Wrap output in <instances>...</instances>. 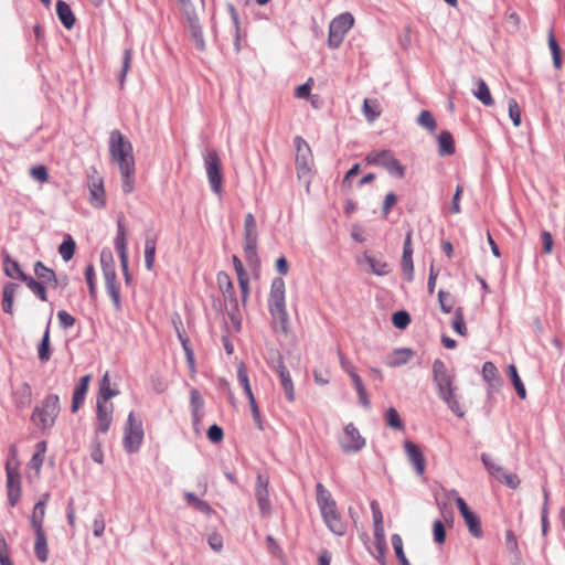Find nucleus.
<instances>
[{
	"label": "nucleus",
	"mask_w": 565,
	"mask_h": 565,
	"mask_svg": "<svg viewBox=\"0 0 565 565\" xmlns=\"http://www.w3.org/2000/svg\"><path fill=\"white\" fill-rule=\"evenodd\" d=\"M109 156L111 162L119 169L122 192L125 194L132 193L136 183L134 149L131 142L119 130L110 132Z\"/></svg>",
	"instance_id": "obj_1"
},
{
	"label": "nucleus",
	"mask_w": 565,
	"mask_h": 565,
	"mask_svg": "<svg viewBox=\"0 0 565 565\" xmlns=\"http://www.w3.org/2000/svg\"><path fill=\"white\" fill-rule=\"evenodd\" d=\"M433 379L438 388L439 397L458 417H463L465 411L458 399L455 376L439 359L433 363Z\"/></svg>",
	"instance_id": "obj_2"
},
{
	"label": "nucleus",
	"mask_w": 565,
	"mask_h": 565,
	"mask_svg": "<svg viewBox=\"0 0 565 565\" xmlns=\"http://www.w3.org/2000/svg\"><path fill=\"white\" fill-rule=\"evenodd\" d=\"M433 379L438 388L439 397L458 417H463L465 411L458 399L455 376L439 359L433 363Z\"/></svg>",
	"instance_id": "obj_3"
},
{
	"label": "nucleus",
	"mask_w": 565,
	"mask_h": 565,
	"mask_svg": "<svg viewBox=\"0 0 565 565\" xmlns=\"http://www.w3.org/2000/svg\"><path fill=\"white\" fill-rule=\"evenodd\" d=\"M433 379L438 388L439 397L458 417H463L465 411L458 399L455 376L439 359L433 363Z\"/></svg>",
	"instance_id": "obj_4"
},
{
	"label": "nucleus",
	"mask_w": 565,
	"mask_h": 565,
	"mask_svg": "<svg viewBox=\"0 0 565 565\" xmlns=\"http://www.w3.org/2000/svg\"><path fill=\"white\" fill-rule=\"evenodd\" d=\"M316 492L317 503L326 525L335 535H344L347 531V524L342 520L338 511L337 503L333 500L330 491L319 482L316 486Z\"/></svg>",
	"instance_id": "obj_5"
},
{
	"label": "nucleus",
	"mask_w": 565,
	"mask_h": 565,
	"mask_svg": "<svg viewBox=\"0 0 565 565\" xmlns=\"http://www.w3.org/2000/svg\"><path fill=\"white\" fill-rule=\"evenodd\" d=\"M268 307L273 319L279 322L285 330L288 322V312L285 299V281L281 278H276L271 282Z\"/></svg>",
	"instance_id": "obj_6"
},
{
	"label": "nucleus",
	"mask_w": 565,
	"mask_h": 565,
	"mask_svg": "<svg viewBox=\"0 0 565 565\" xmlns=\"http://www.w3.org/2000/svg\"><path fill=\"white\" fill-rule=\"evenodd\" d=\"M295 147L297 178L309 190L313 167L312 152L307 141L299 136L295 138Z\"/></svg>",
	"instance_id": "obj_7"
},
{
	"label": "nucleus",
	"mask_w": 565,
	"mask_h": 565,
	"mask_svg": "<svg viewBox=\"0 0 565 565\" xmlns=\"http://www.w3.org/2000/svg\"><path fill=\"white\" fill-rule=\"evenodd\" d=\"M60 398L57 395H47L41 406L35 407L32 414V422L41 429L51 428L60 414Z\"/></svg>",
	"instance_id": "obj_8"
},
{
	"label": "nucleus",
	"mask_w": 565,
	"mask_h": 565,
	"mask_svg": "<svg viewBox=\"0 0 565 565\" xmlns=\"http://www.w3.org/2000/svg\"><path fill=\"white\" fill-rule=\"evenodd\" d=\"M206 177L212 191L218 195L222 194L223 173L222 161L214 149L206 150L203 156Z\"/></svg>",
	"instance_id": "obj_9"
},
{
	"label": "nucleus",
	"mask_w": 565,
	"mask_h": 565,
	"mask_svg": "<svg viewBox=\"0 0 565 565\" xmlns=\"http://www.w3.org/2000/svg\"><path fill=\"white\" fill-rule=\"evenodd\" d=\"M20 463L13 457L8 459L6 462V475H7V492H8V501L11 507L17 505L21 498V473H20Z\"/></svg>",
	"instance_id": "obj_10"
},
{
	"label": "nucleus",
	"mask_w": 565,
	"mask_h": 565,
	"mask_svg": "<svg viewBox=\"0 0 565 565\" xmlns=\"http://www.w3.org/2000/svg\"><path fill=\"white\" fill-rule=\"evenodd\" d=\"M143 440L142 423L134 412H130L127 418L124 434V447L128 452L139 450Z\"/></svg>",
	"instance_id": "obj_11"
},
{
	"label": "nucleus",
	"mask_w": 565,
	"mask_h": 565,
	"mask_svg": "<svg viewBox=\"0 0 565 565\" xmlns=\"http://www.w3.org/2000/svg\"><path fill=\"white\" fill-rule=\"evenodd\" d=\"M353 23L354 19L350 13H342L334 18L329 28V45L334 49L338 47Z\"/></svg>",
	"instance_id": "obj_12"
},
{
	"label": "nucleus",
	"mask_w": 565,
	"mask_h": 565,
	"mask_svg": "<svg viewBox=\"0 0 565 565\" xmlns=\"http://www.w3.org/2000/svg\"><path fill=\"white\" fill-rule=\"evenodd\" d=\"M450 495L455 499L458 510L463 518L470 534L477 539H480L483 535V532L479 516L469 509L466 501L458 495L456 490H451Z\"/></svg>",
	"instance_id": "obj_13"
},
{
	"label": "nucleus",
	"mask_w": 565,
	"mask_h": 565,
	"mask_svg": "<svg viewBox=\"0 0 565 565\" xmlns=\"http://www.w3.org/2000/svg\"><path fill=\"white\" fill-rule=\"evenodd\" d=\"M366 161L372 164L383 166L390 173L398 178H403L405 174V168L388 150L372 151L366 156Z\"/></svg>",
	"instance_id": "obj_14"
},
{
	"label": "nucleus",
	"mask_w": 565,
	"mask_h": 565,
	"mask_svg": "<svg viewBox=\"0 0 565 565\" xmlns=\"http://www.w3.org/2000/svg\"><path fill=\"white\" fill-rule=\"evenodd\" d=\"M244 238L245 256L250 259L256 255L258 238L256 220L252 213L246 214L244 220Z\"/></svg>",
	"instance_id": "obj_15"
},
{
	"label": "nucleus",
	"mask_w": 565,
	"mask_h": 565,
	"mask_svg": "<svg viewBox=\"0 0 565 565\" xmlns=\"http://www.w3.org/2000/svg\"><path fill=\"white\" fill-rule=\"evenodd\" d=\"M340 446L343 452H358L365 446V438L362 437L359 429L350 423L344 427Z\"/></svg>",
	"instance_id": "obj_16"
},
{
	"label": "nucleus",
	"mask_w": 565,
	"mask_h": 565,
	"mask_svg": "<svg viewBox=\"0 0 565 565\" xmlns=\"http://www.w3.org/2000/svg\"><path fill=\"white\" fill-rule=\"evenodd\" d=\"M268 478L262 475L257 476L255 495L258 508L263 516H269L271 513V504L268 492Z\"/></svg>",
	"instance_id": "obj_17"
},
{
	"label": "nucleus",
	"mask_w": 565,
	"mask_h": 565,
	"mask_svg": "<svg viewBox=\"0 0 565 565\" xmlns=\"http://www.w3.org/2000/svg\"><path fill=\"white\" fill-rule=\"evenodd\" d=\"M87 185L89 190V203L96 209L104 207L106 204V193L102 177L98 174L89 175Z\"/></svg>",
	"instance_id": "obj_18"
},
{
	"label": "nucleus",
	"mask_w": 565,
	"mask_h": 565,
	"mask_svg": "<svg viewBox=\"0 0 565 565\" xmlns=\"http://www.w3.org/2000/svg\"><path fill=\"white\" fill-rule=\"evenodd\" d=\"M113 403L97 401V430L105 434L109 430L113 422Z\"/></svg>",
	"instance_id": "obj_19"
},
{
	"label": "nucleus",
	"mask_w": 565,
	"mask_h": 565,
	"mask_svg": "<svg viewBox=\"0 0 565 565\" xmlns=\"http://www.w3.org/2000/svg\"><path fill=\"white\" fill-rule=\"evenodd\" d=\"M115 246L118 250L120 265L122 271H127V263H128V253H127V238H126V230L121 218L117 222V236L115 239Z\"/></svg>",
	"instance_id": "obj_20"
},
{
	"label": "nucleus",
	"mask_w": 565,
	"mask_h": 565,
	"mask_svg": "<svg viewBox=\"0 0 565 565\" xmlns=\"http://www.w3.org/2000/svg\"><path fill=\"white\" fill-rule=\"evenodd\" d=\"M218 288L223 294L225 301H230L236 309L238 301L235 295L234 285L230 275L225 271H220L216 277Z\"/></svg>",
	"instance_id": "obj_21"
},
{
	"label": "nucleus",
	"mask_w": 565,
	"mask_h": 565,
	"mask_svg": "<svg viewBox=\"0 0 565 565\" xmlns=\"http://www.w3.org/2000/svg\"><path fill=\"white\" fill-rule=\"evenodd\" d=\"M404 449L417 475L422 476L425 472V458L422 450L411 440L404 441Z\"/></svg>",
	"instance_id": "obj_22"
},
{
	"label": "nucleus",
	"mask_w": 565,
	"mask_h": 565,
	"mask_svg": "<svg viewBox=\"0 0 565 565\" xmlns=\"http://www.w3.org/2000/svg\"><path fill=\"white\" fill-rule=\"evenodd\" d=\"M275 371L280 379V384L284 388L286 398L288 402L292 403L295 401V386L287 366L282 361H279L275 366Z\"/></svg>",
	"instance_id": "obj_23"
},
{
	"label": "nucleus",
	"mask_w": 565,
	"mask_h": 565,
	"mask_svg": "<svg viewBox=\"0 0 565 565\" xmlns=\"http://www.w3.org/2000/svg\"><path fill=\"white\" fill-rule=\"evenodd\" d=\"M90 380H92V375L86 374L81 377L79 383L76 385L74 393H73V398H72V406H71L72 413H76L83 405L86 393L88 391Z\"/></svg>",
	"instance_id": "obj_24"
},
{
	"label": "nucleus",
	"mask_w": 565,
	"mask_h": 565,
	"mask_svg": "<svg viewBox=\"0 0 565 565\" xmlns=\"http://www.w3.org/2000/svg\"><path fill=\"white\" fill-rule=\"evenodd\" d=\"M363 262L369 265V271L376 276H385L391 273V267L384 259L369 253L363 254Z\"/></svg>",
	"instance_id": "obj_25"
},
{
	"label": "nucleus",
	"mask_w": 565,
	"mask_h": 565,
	"mask_svg": "<svg viewBox=\"0 0 565 565\" xmlns=\"http://www.w3.org/2000/svg\"><path fill=\"white\" fill-rule=\"evenodd\" d=\"M34 274L39 281H42L53 288L58 285L56 274L53 269L46 267L41 260L34 264Z\"/></svg>",
	"instance_id": "obj_26"
},
{
	"label": "nucleus",
	"mask_w": 565,
	"mask_h": 565,
	"mask_svg": "<svg viewBox=\"0 0 565 565\" xmlns=\"http://www.w3.org/2000/svg\"><path fill=\"white\" fill-rule=\"evenodd\" d=\"M3 271L8 277L20 279L21 281H24V278L29 277L22 271L19 263L12 259L7 252H3Z\"/></svg>",
	"instance_id": "obj_27"
},
{
	"label": "nucleus",
	"mask_w": 565,
	"mask_h": 565,
	"mask_svg": "<svg viewBox=\"0 0 565 565\" xmlns=\"http://www.w3.org/2000/svg\"><path fill=\"white\" fill-rule=\"evenodd\" d=\"M18 289L19 285L14 282H8L3 287L1 305L3 311L8 315H13V302Z\"/></svg>",
	"instance_id": "obj_28"
},
{
	"label": "nucleus",
	"mask_w": 565,
	"mask_h": 565,
	"mask_svg": "<svg viewBox=\"0 0 565 565\" xmlns=\"http://www.w3.org/2000/svg\"><path fill=\"white\" fill-rule=\"evenodd\" d=\"M175 330L178 338L182 344L183 351L185 353V359L188 366L190 369L191 376L194 377L196 373L194 352L191 349L189 339L184 335V332L179 327H175Z\"/></svg>",
	"instance_id": "obj_29"
},
{
	"label": "nucleus",
	"mask_w": 565,
	"mask_h": 565,
	"mask_svg": "<svg viewBox=\"0 0 565 565\" xmlns=\"http://www.w3.org/2000/svg\"><path fill=\"white\" fill-rule=\"evenodd\" d=\"M190 404L192 411L193 424L198 425L201 422L203 415L204 401L196 388L190 391Z\"/></svg>",
	"instance_id": "obj_30"
},
{
	"label": "nucleus",
	"mask_w": 565,
	"mask_h": 565,
	"mask_svg": "<svg viewBox=\"0 0 565 565\" xmlns=\"http://www.w3.org/2000/svg\"><path fill=\"white\" fill-rule=\"evenodd\" d=\"M35 540H34V553L36 558L45 563L49 559V546H47V539L44 531L34 532Z\"/></svg>",
	"instance_id": "obj_31"
},
{
	"label": "nucleus",
	"mask_w": 565,
	"mask_h": 565,
	"mask_svg": "<svg viewBox=\"0 0 565 565\" xmlns=\"http://www.w3.org/2000/svg\"><path fill=\"white\" fill-rule=\"evenodd\" d=\"M56 14L58 19L61 20L62 24L66 29H72L75 24V17L70 8V6L63 1L58 0L56 2Z\"/></svg>",
	"instance_id": "obj_32"
},
{
	"label": "nucleus",
	"mask_w": 565,
	"mask_h": 565,
	"mask_svg": "<svg viewBox=\"0 0 565 565\" xmlns=\"http://www.w3.org/2000/svg\"><path fill=\"white\" fill-rule=\"evenodd\" d=\"M46 502L39 501L35 503L32 515H31V525L34 532L44 531L43 522L45 518Z\"/></svg>",
	"instance_id": "obj_33"
},
{
	"label": "nucleus",
	"mask_w": 565,
	"mask_h": 565,
	"mask_svg": "<svg viewBox=\"0 0 565 565\" xmlns=\"http://www.w3.org/2000/svg\"><path fill=\"white\" fill-rule=\"evenodd\" d=\"M362 110L367 121L373 122L381 116L382 107L379 99L366 98L364 99Z\"/></svg>",
	"instance_id": "obj_34"
},
{
	"label": "nucleus",
	"mask_w": 565,
	"mask_h": 565,
	"mask_svg": "<svg viewBox=\"0 0 565 565\" xmlns=\"http://www.w3.org/2000/svg\"><path fill=\"white\" fill-rule=\"evenodd\" d=\"M157 236H147L145 241V265L148 270H152L156 260Z\"/></svg>",
	"instance_id": "obj_35"
},
{
	"label": "nucleus",
	"mask_w": 565,
	"mask_h": 565,
	"mask_svg": "<svg viewBox=\"0 0 565 565\" xmlns=\"http://www.w3.org/2000/svg\"><path fill=\"white\" fill-rule=\"evenodd\" d=\"M438 153L440 156H451L455 153V141L449 131H441L438 136Z\"/></svg>",
	"instance_id": "obj_36"
},
{
	"label": "nucleus",
	"mask_w": 565,
	"mask_h": 565,
	"mask_svg": "<svg viewBox=\"0 0 565 565\" xmlns=\"http://www.w3.org/2000/svg\"><path fill=\"white\" fill-rule=\"evenodd\" d=\"M189 28L191 32L192 40L198 50L203 51L205 49L204 38L202 29L199 24V19L196 17L189 18Z\"/></svg>",
	"instance_id": "obj_37"
},
{
	"label": "nucleus",
	"mask_w": 565,
	"mask_h": 565,
	"mask_svg": "<svg viewBox=\"0 0 565 565\" xmlns=\"http://www.w3.org/2000/svg\"><path fill=\"white\" fill-rule=\"evenodd\" d=\"M117 394H118V391L111 388L109 374H108V372H106L100 381V384H99V392H98L97 401L110 403L109 399L115 397Z\"/></svg>",
	"instance_id": "obj_38"
},
{
	"label": "nucleus",
	"mask_w": 565,
	"mask_h": 565,
	"mask_svg": "<svg viewBox=\"0 0 565 565\" xmlns=\"http://www.w3.org/2000/svg\"><path fill=\"white\" fill-rule=\"evenodd\" d=\"M476 83L477 89L473 92V96L477 99H479L484 106H493L494 99L486 82L481 78H478Z\"/></svg>",
	"instance_id": "obj_39"
},
{
	"label": "nucleus",
	"mask_w": 565,
	"mask_h": 565,
	"mask_svg": "<svg viewBox=\"0 0 565 565\" xmlns=\"http://www.w3.org/2000/svg\"><path fill=\"white\" fill-rule=\"evenodd\" d=\"M351 379V382L358 393V396H359V401L361 403V405L367 409L370 408V398H369V395H367V392H366V388L363 384V381L361 379V376L356 373L352 374L351 376H349Z\"/></svg>",
	"instance_id": "obj_40"
},
{
	"label": "nucleus",
	"mask_w": 565,
	"mask_h": 565,
	"mask_svg": "<svg viewBox=\"0 0 565 565\" xmlns=\"http://www.w3.org/2000/svg\"><path fill=\"white\" fill-rule=\"evenodd\" d=\"M100 263L103 268L104 278L117 277L116 276V266L113 258V254L110 250L103 249L100 253Z\"/></svg>",
	"instance_id": "obj_41"
},
{
	"label": "nucleus",
	"mask_w": 565,
	"mask_h": 565,
	"mask_svg": "<svg viewBox=\"0 0 565 565\" xmlns=\"http://www.w3.org/2000/svg\"><path fill=\"white\" fill-rule=\"evenodd\" d=\"M412 355L413 352L411 350L399 349L394 351V353L386 359L385 364L390 367L399 366L406 364Z\"/></svg>",
	"instance_id": "obj_42"
},
{
	"label": "nucleus",
	"mask_w": 565,
	"mask_h": 565,
	"mask_svg": "<svg viewBox=\"0 0 565 565\" xmlns=\"http://www.w3.org/2000/svg\"><path fill=\"white\" fill-rule=\"evenodd\" d=\"M507 374L510 377V380H511V382H512V384H513V386L515 388V392H516L518 396L521 399L526 398L525 386H524L523 382L521 381L520 375H519L518 370H516V366L514 364L508 365Z\"/></svg>",
	"instance_id": "obj_43"
},
{
	"label": "nucleus",
	"mask_w": 565,
	"mask_h": 565,
	"mask_svg": "<svg viewBox=\"0 0 565 565\" xmlns=\"http://www.w3.org/2000/svg\"><path fill=\"white\" fill-rule=\"evenodd\" d=\"M105 279V286L106 291L109 295L115 308L119 310L121 308V301H120V287L116 281V277L104 278Z\"/></svg>",
	"instance_id": "obj_44"
},
{
	"label": "nucleus",
	"mask_w": 565,
	"mask_h": 565,
	"mask_svg": "<svg viewBox=\"0 0 565 565\" xmlns=\"http://www.w3.org/2000/svg\"><path fill=\"white\" fill-rule=\"evenodd\" d=\"M547 42H548V47H550L552 58H553V65L556 70H561L562 68V49L558 45V43L554 36L553 30H551L548 32Z\"/></svg>",
	"instance_id": "obj_45"
},
{
	"label": "nucleus",
	"mask_w": 565,
	"mask_h": 565,
	"mask_svg": "<svg viewBox=\"0 0 565 565\" xmlns=\"http://www.w3.org/2000/svg\"><path fill=\"white\" fill-rule=\"evenodd\" d=\"M28 288L41 300L47 301V292L44 282L35 280L33 277L29 276L24 278L23 281Z\"/></svg>",
	"instance_id": "obj_46"
},
{
	"label": "nucleus",
	"mask_w": 565,
	"mask_h": 565,
	"mask_svg": "<svg viewBox=\"0 0 565 565\" xmlns=\"http://www.w3.org/2000/svg\"><path fill=\"white\" fill-rule=\"evenodd\" d=\"M38 355L41 362H47L51 359L50 322L47 323L42 341L38 347Z\"/></svg>",
	"instance_id": "obj_47"
},
{
	"label": "nucleus",
	"mask_w": 565,
	"mask_h": 565,
	"mask_svg": "<svg viewBox=\"0 0 565 565\" xmlns=\"http://www.w3.org/2000/svg\"><path fill=\"white\" fill-rule=\"evenodd\" d=\"M504 544L509 554L512 555L515 559H520L521 551L519 547L516 535L512 530L505 531Z\"/></svg>",
	"instance_id": "obj_48"
},
{
	"label": "nucleus",
	"mask_w": 565,
	"mask_h": 565,
	"mask_svg": "<svg viewBox=\"0 0 565 565\" xmlns=\"http://www.w3.org/2000/svg\"><path fill=\"white\" fill-rule=\"evenodd\" d=\"M438 302L445 313H450L455 309L456 298L449 291L440 289L438 291Z\"/></svg>",
	"instance_id": "obj_49"
},
{
	"label": "nucleus",
	"mask_w": 565,
	"mask_h": 565,
	"mask_svg": "<svg viewBox=\"0 0 565 565\" xmlns=\"http://www.w3.org/2000/svg\"><path fill=\"white\" fill-rule=\"evenodd\" d=\"M14 397L18 407H24L30 405L31 403V387L29 384L23 383L20 387L14 392Z\"/></svg>",
	"instance_id": "obj_50"
},
{
	"label": "nucleus",
	"mask_w": 565,
	"mask_h": 565,
	"mask_svg": "<svg viewBox=\"0 0 565 565\" xmlns=\"http://www.w3.org/2000/svg\"><path fill=\"white\" fill-rule=\"evenodd\" d=\"M452 329L460 335L467 334L463 308L458 307L454 310Z\"/></svg>",
	"instance_id": "obj_51"
},
{
	"label": "nucleus",
	"mask_w": 565,
	"mask_h": 565,
	"mask_svg": "<svg viewBox=\"0 0 565 565\" xmlns=\"http://www.w3.org/2000/svg\"><path fill=\"white\" fill-rule=\"evenodd\" d=\"M76 244L71 235H67L66 238L58 247V253L65 262L72 259L75 253Z\"/></svg>",
	"instance_id": "obj_52"
},
{
	"label": "nucleus",
	"mask_w": 565,
	"mask_h": 565,
	"mask_svg": "<svg viewBox=\"0 0 565 565\" xmlns=\"http://www.w3.org/2000/svg\"><path fill=\"white\" fill-rule=\"evenodd\" d=\"M417 122L419 126L426 128L429 132H435L437 129V122L429 110H422Z\"/></svg>",
	"instance_id": "obj_53"
},
{
	"label": "nucleus",
	"mask_w": 565,
	"mask_h": 565,
	"mask_svg": "<svg viewBox=\"0 0 565 565\" xmlns=\"http://www.w3.org/2000/svg\"><path fill=\"white\" fill-rule=\"evenodd\" d=\"M385 418H386L387 426H390L396 430L404 429L403 420L401 419L398 412L394 407H390L386 411Z\"/></svg>",
	"instance_id": "obj_54"
},
{
	"label": "nucleus",
	"mask_w": 565,
	"mask_h": 565,
	"mask_svg": "<svg viewBox=\"0 0 565 565\" xmlns=\"http://www.w3.org/2000/svg\"><path fill=\"white\" fill-rule=\"evenodd\" d=\"M392 545L401 565H411L403 551V541L398 534L392 536Z\"/></svg>",
	"instance_id": "obj_55"
},
{
	"label": "nucleus",
	"mask_w": 565,
	"mask_h": 565,
	"mask_svg": "<svg viewBox=\"0 0 565 565\" xmlns=\"http://www.w3.org/2000/svg\"><path fill=\"white\" fill-rule=\"evenodd\" d=\"M483 379L488 383L499 382L500 376L497 366L492 362H484L482 366Z\"/></svg>",
	"instance_id": "obj_56"
},
{
	"label": "nucleus",
	"mask_w": 565,
	"mask_h": 565,
	"mask_svg": "<svg viewBox=\"0 0 565 565\" xmlns=\"http://www.w3.org/2000/svg\"><path fill=\"white\" fill-rule=\"evenodd\" d=\"M131 61H132V51L131 49H126L124 52L122 57V67L119 75V84L122 87L125 84L126 76L131 67Z\"/></svg>",
	"instance_id": "obj_57"
},
{
	"label": "nucleus",
	"mask_w": 565,
	"mask_h": 565,
	"mask_svg": "<svg viewBox=\"0 0 565 565\" xmlns=\"http://www.w3.org/2000/svg\"><path fill=\"white\" fill-rule=\"evenodd\" d=\"M237 379H238V382L242 385L246 396L254 394L252 391L248 374H247V371H246L244 364H239L237 367Z\"/></svg>",
	"instance_id": "obj_58"
},
{
	"label": "nucleus",
	"mask_w": 565,
	"mask_h": 565,
	"mask_svg": "<svg viewBox=\"0 0 565 565\" xmlns=\"http://www.w3.org/2000/svg\"><path fill=\"white\" fill-rule=\"evenodd\" d=\"M509 116L515 127L521 125V109L518 102L514 98L508 100Z\"/></svg>",
	"instance_id": "obj_59"
},
{
	"label": "nucleus",
	"mask_w": 565,
	"mask_h": 565,
	"mask_svg": "<svg viewBox=\"0 0 565 565\" xmlns=\"http://www.w3.org/2000/svg\"><path fill=\"white\" fill-rule=\"evenodd\" d=\"M247 398H248L250 412H252V415H253V419H254L256 426L258 427V429L263 430V428H264L263 427V419H262L260 411H259V407L257 405V402H256V398H255L254 394L247 395Z\"/></svg>",
	"instance_id": "obj_60"
},
{
	"label": "nucleus",
	"mask_w": 565,
	"mask_h": 565,
	"mask_svg": "<svg viewBox=\"0 0 565 565\" xmlns=\"http://www.w3.org/2000/svg\"><path fill=\"white\" fill-rule=\"evenodd\" d=\"M85 278L89 288V295L92 298L96 297V281H95V268L92 264H88L85 268Z\"/></svg>",
	"instance_id": "obj_61"
},
{
	"label": "nucleus",
	"mask_w": 565,
	"mask_h": 565,
	"mask_svg": "<svg viewBox=\"0 0 565 565\" xmlns=\"http://www.w3.org/2000/svg\"><path fill=\"white\" fill-rule=\"evenodd\" d=\"M433 534H434V541L437 544H444L446 541V529L444 523L440 520H436L433 523Z\"/></svg>",
	"instance_id": "obj_62"
},
{
	"label": "nucleus",
	"mask_w": 565,
	"mask_h": 565,
	"mask_svg": "<svg viewBox=\"0 0 565 565\" xmlns=\"http://www.w3.org/2000/svg\"><path fill=\"white\" fill-rule=\"evenodd\" d=\"M393 324L396 328L404 329L411 322V317L406 311H397L392 317Z\"/></svg>",
	"instance_id": "obj_63"
},
{
	"label": "nucleus",
	"mask_w": 565,
	"mask_h": 565,
	"mask_svg": "<svg viewBox=\"0 0 565 565\" xmlns=\"http://www.w3.org/2000/svg\"><path fill=\"white\" fill-rule=\"evenodd\" d=\"M30 175H31L34 180H36V181H39V182H41V183L46 182V181H47V179H49V172H47V169H46V167H45V166H42V164H41V166L32 167V168L30 169Z\"/></svg>",
	"instance_id": "obj_64"
}]
</instances>
